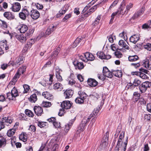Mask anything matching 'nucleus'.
<instances>
[{"mask_svg": "<svg viewBox=\"0 0 151 151\" xmlns=\"http://www.w3.org/2000/svg\"><path fill=\"white\" fill-rule=\"evenodd\" d=\"M124 133L122 132L119 136V139L118 142L117 144L115 147V150L120 151H125L128 142V137H127L125 141L123 142L122 139L124 137Z\"/></svg>", "mask_w": 151, "mask_h": 151, "instance_id": "obj_1", "label": "nucleus"}, {"mask_svg": "<svg viewBox=\"0 0 151 151\" xmlns=\"http://www.w3.org/2000/svg\"><path fill=\"white\" fill-rule=\"evenodd\" d=\"M18 95L17 90L16 88L14 87L11 90V92L7 93V98L9 100H15V98Z\"/></svg>", "mask_w": 151, "mask_h": 151, "instance_id": "obj_2", "label": "nucleus"}, {"mask_svg": "<svg viewBox=\"0 0 151 151\" xmlns=\"http://www.w3.org/2000/svg\"><path fill=\"white\" fill-rule=\"evenodd\" d=\"M29 15L28 10L26 8H23L19 14V17L22 20H25Z\"/></svg>", "mask_w": 151, "mask_h": 151, "instance_id": "obj_3", "label": "nucleus"}, {"mask_svg": "<svg viewBox=\"0 0 151 151\" xmlns=\"http://www.w3.org/2000/svg\"><path fill=\"white\" fill-rule=\"evenodd\" d=\"M151 87V82L149 81H146L142 83L139 86L140 91L142 93H145L146 91L147 88Z\"/></svg>", "mask_w": 151, "mask_h": 151, "instance_id": "obj_4", "label": "nucleus"}, {"mask_svg": "<svg viewBox=\"0 0 151 151\" xmlns=\"http://www.w3.org/2000/svg\"><path fill=\"white\" fill-rule=\"evenodd\" d=\"M84 56L85 57V59H84V58H82V56H80V58L82 61L87 62L88 60L93 61L94 59L95 58L93 55L91 53L88 52H86L84 54Z\"/></svg>", "mask_w": 151, "mask_h": 151, "instance_id": "obj_5", "label": "nucleus"}, {"mask_svg": "<svg viewBox=\"0 0 151 151\" xmlns=\"http://www.w3.org/2000/svg\"><path fill=\"white\" fill-rule=\"evenodd\" d=\"M56 29V27L54 26H50L47 28L45 33L43 32H42L41 33V36L42 37H46L47 36L50 35L51 33H52Z\"/></svg>", "mask_w": 151, "mask_h": 151, "instance_id": "obj_6", "label": "nucleus"}, {"mask_svg": "<svg viewBox=\"0 0 151 151\" xmlns=\"http://www.w3.org/2000/svg\"><path fill=\"white\" fill-rule=\"evenodd\" d=\"M119 46L122 47V48L119 49L120 50H125V49L129 50V47L128 45L122 40H120L119 42Z\"/></svg>", "mask_w": 151, "mask_h": 151, "instance_id": "obj_7", "label": "nucleus"}, {"mask_svg": "<svg viewBox=\"0 0 151 151\" xmlns=\"http://www.w3.org/2000/svg\"><path fill=\"white\" fill-rule=\"evenodd\" d=\"M103 73L104 75L108 78H111L113 76V72L111 73L110 71L106 67L103 68Z\"/></svg>", "mask_w": 151, "mask_h": 151, "instance_id": "obj_8", "label": "nucleus"}, {"mask_svg": "<svg viewBox=\"0 0 151 151\" xmlns=\"http://www.w3.org/2000/svg\"><path fill=\"white\" fill-rule=\"evenodd\" d=\"M97 55L99 58L102 59H109L111 58L110 55H105L103 52H99L97 53Z\"/></svg>", "mask_w": 151, "mask_h": 151, "instance_id": "obj_9", "label": "nucleus"}, {"mask_svg": "<svg viewBox=\"0 0 151 151\" xmlns=\"http://www.w3.org/2000/svg\"><path fill=\"white\" fill-rule=\"evenodd\" d=\"M30 15L31 17L34 19H37L40 16L39 12L36 9L32 10L31 11Z\"/></svg>", "mask_w": 151, "mask_h": 151, "instance_id": "obj_10", "label": "nucleus"}, {"mask_svg": "<svg viewBox=\"0 0 151 151\" xmlns=\"http://www.w3.org/2000/svg\"><path fill=\"white\" fill-rule=\"evenodd\" d=\"M71 105L70 101H64L61 104V107L64 109H70Z\"/></svg>", "mask_w": 151, "mask_h": 151, "instance_id": "obj_11", "label": "nucleus"}, {"mask_svg": "<svg viewBox=\"0 0 151 151\" xmlns=\"http://www.w3.org/2000/svg\"><path fill=\"white\" fill-rule=\"evenodd\" d=\"M21 8V5L20 3L16 2L12 4V6L11 8L12 10L14 12H19Z\"/></svg>", "mask_w": 151, "mask_h": 151, "instance_id": "obj_12", "label": "nucleus"}, {"mask_svg": "<svg viewBox=\"0 0 151 151\" xmlns=\"http://www.w3.org/2000/svg\"><path fill=\"white\" fill-rule=\"evenodd\" d=\"M35 114L38 116H41L43 113V110L41 107L35 106L34 108Z\"/></svg>", "mask_w": 151, "mask_h": 151, "instance_id": "obj_13", "label": "nucleus"}, {"mask_svg": "<svg viewBox=\"0 0 151 151\" xmlns=\"http://www.w3.org/2000/svg\"><path fill=\"white\" fill-rule=\"evenodd\" d=\"M142 65L143 67L148 70L151 69V62H150L148 59L143 60L142 61Z\"/></svg>", "mask_w": 151, "mask_h": 151, "instance_id": "obj_14", "label": "nucleus"}, {"mask_svg": "<svg viewBox=\"0 0 151 151\" xmlns=\"http://www.w3.org/2000/svg\"><path fill=\"white\" fill-rule=\"evenodd\" d=\"M4 16L8 20H12L15 18L14 15L10 12H5L4 14Z\"/></svg>", "mask_w": 151, "mask_h": 151, "instance_id": "obj_15", "label": "nucleus"}, {"mask_svg": "<svg viewBox=\"0 0 151 151\" xmlns=\"http://www.w3.org/2000/svg\"><path fill=\"white\" fill-rule=\"evenodd\" d=\"M145 9L144 8L142 7L134 14L132 17L131 19H134L140 16L143 13Z\"/></svg>", "mask_w": 151, "mask_h": 151, "instance_id": "obj_16", "label": "nucleus"}, {"mask_svg": "<svg viewBox=\"0 0 151 151\" xmlns=\"http://www.w3.org/2000/svg\"><path fill=\"white\" fill-rule=\"evenodd\" d=\"M18 28L21 33H24L28 29L27 26L24 24H21L18 27Z\"/></svg>", "mask_w": 151, "mask_h": 151, "instance_id": "obj_17", "label": "nucleus"}, {"mask_svg": "<svg viewBox=\"0 0 151 151\" xmlns=\"http://www.w3.org/2000/svg\"><path fill=\"white\" fill-rule=\"evenodd\" d=\"M139 35H134L132 36L129 38L131 42L135 44L139 39Z\"/></svg>", "mask_w": 151, "mask_h": 151, "instance_id": "obj_18", "label": "nucleus"}, {"mask_svg": "<svg viewBox=\"0 0 151 151\" xmlns=\"http://www.w3.org/2000/svg\"><path fill=\"white\" fill-rule=\"evenodd\" d=\"M2 119V121H4L5 124L7 126L11 124L13 120V119L10 116L4 117Z\"/></svg>", "mask_w": 151, "mask_h": 151, "instance_id": "obj_19", "label": "nucleus"}, {"mask_svg": "<svg viewBox=\"0 0 151 151\" xmlns=\"http://www.w3.org/2000/svg\"><path fill=\"white\" fill-rule=\"evenodd\" d=\"M87 83L89 85L92 87L96 86L98 84V82L96 80L92 78L88 79Z\"/></svg>", "mask_w": 151, "mask_h": 151, "instance_id": "obj_20", "label": "nucleus"}, {"mask_svg": "<svg viewBox=\"0 0 151 151\" xmlns=\"http://www.w3.org/2000/svg\"><path fill=\"white\" fill-rule=\"evenodd\" d=\"M73 93V91L70 89L66 90L64 93L65 97V98L67 99H68L71 97Z\"/></svg>", "mask_w": 151, "mask_h": 151, "instance_id": "obj_21", "label": "nucleus"}, {"mask_svg": "<svg viewBox=\"0 0 151 151\" xmlns=\"http://www.w3.org/2000/svg\"><path fill=\"white\" fill-rule=\"evenodd\" d=\"M108 137L107 136H104L101 143L100 146L103 148H104L107 146L108 145Z\"/></svg>", "mask_w": 151, "mask_h": 151, "instance_id": "obj_22", "label": "nucleus"}, {"mask_svg": "<svg viewBox=\"0 0 151 151\" xmlns=\"http://www.w3.org/2000/svg\"><path fill=\"white\" fill-rule=\"evenodd\" d=\"M17 39L20 42L22 43L25 42L27 37L26 36V35L22 34L20 35H17Z\"/></svg>", "mask_w": 151, "mask_h": 151, "instance_id": "obj_23", "label": "nucleus"}, {"mask_svg": "<svg viewBox=\"0 0 151 151\" xmlns=\"http://www.w3.org/2000/svg\"><path fill=\"white\" fill-rule=\"evenodd\" d=\"M61 71V70L58 68H56L55 69L56 76L58 80L59 81H62V77L60 75V73Z\"/></svg>", "mask_w": 151, "mask_h": 151, "instance_id": "obj_24", "label": "nucleus"}, {"mask_svg": "<svg viewBox=\"0 0 151 151\" xmlns=\"http://www.w3.org/2000/svg\"><path fill=\"white\" fill-rule=\"evenodd\" d=\"M74 65L76 69L80 70L83 69L84 67L83 63L82 62H75L74 63Z\"/></svg>", "mask_w": 151, "mask_h": 151, "instance_id": "obj_25", "label": "nucleus"}, {"mask_svg": "<svg viewBox=\"0 0 151 151\" xmlns=\"http://www.w3.org/2000/svg\"><path fill=\"white\" fill-rule=\"evenodd\" d=\"M42 95L45 98L48 100H51L53 98L52 95L47 91H45L43 92Z\"/></svg>", "mask_w": 151, "mask_h": 151, "instance_id": "obj_26", "label": "nucleus"}, {"mask_svg": "<svg viewBox=\"0 0 151 151\" xmlns=\"http://www.w3.org/2000/svg\"><path fill=\"white\" fill-rule=\"evenodd\" d=\"M24 58L22 56H19L16 60L14 63V64L17 65V66H19L20 64H22L24 62Z\"/></svg>", "mask_w": 151, "mask_h": 151, "instance_id": "obj_27", "label": "nucleus"}, {"mask_svg": "<svg viewBox=\"0 0 151 151\" xmlns=\"http://www.w3.org/2000/svg\"><path fill=\"white\" fill-rule=\"evenodd\" d=\"M60 48L59 47H57L51 54V57L53 58H56L60 52Z\"/></svg>", "mask_w": 151, "mask_h": 151, "instance_id": "obj_28", "label": "nucleus"}, {"mask_svg": "<svg viewBox=\"0 0 151 151\" xmlns=\"http://www.w3.org/2000/svg\"><path fill=\"white\" fill-rule=\"evenodd\" d=\"M20 74L17 72L16 73L12 81L9 83V84H14L17 81L19 77Z\"/></svg>", "mask_w": 151, "mask_h": 151, "instance_id": "obj_29", "label": "nucleus"}, {"mask_svg": "<svg viewBox=\"0 0 151 151\" xmlns=\"http://www.w3.org/2000/svg\"><path fill=\"white\" fill-rule=\"evenodd\" d=\"M53 88L54 89L60 91L63 89V86L60 83H57L54 85Z\"/></svg>", "mask_w": 151, "mask_h": 151, "instance_id": "obj_30", "label": "nucleus"}, {"mask_svg": "<svg viewBox=\"0 0 151 151\" xmlns=\"http://www.w3.org/2000/svg\"><path fill=\"white\" fill-rule=\"evenodd\" d=\"M141 95L138 92H135L133 94V99L135 101L137 102L140 98Z\"/></svg>", "mask_w": 151, "mask_h": 151, "instance_id": "obj_31", "label": "nucleus"}, {"mask_svg": "<svg viewBox=\"0 0 151 151\" xmlns=\"http://www.w3.org/2000/svg\"><path fill=\"white\" fill-rule=\"evenodd\" d=\"M29 99L32 103H35L37 99L36 94L34 93L29 98Z\"/></svg>", "mask_w": 151, "mask_h": 151, "instance_id": "obj_32", "label": "nucleus"}, {"mask_svg": "<svg viewBox=\"0 0 151 151\" xmlns=\"http://www.w3.org/2000/svg\"><path fill=\"white\" fill-rule=\"evenodd\" d=\"M125 7L124 6H120V7L119 10L117 12L118 13V15L120 14L124 15L126 12L127 13V11L126 10H124Z\"/></svg>", "mask_w": 151, "mask_h": 151, "instance_id": "obj_33", "label": "nucleus"}, {"mask_svg": "<svg viewBox=\"0 0 151 151\" xmlns=\"http://www.w3.org/2000/svg\"><path fill=\"white\" fill-rule=\"evenodd\" d=\"M113 74L115 76L119 78L122 76V73L121 70H114L113 71Z\"/></svg>", "mask_w": 151, "mask_h": 151, "instance_id": "obj_34", "label": "nucleus"}, {"mask_svg": "<svg viewBox=\"0 0 151 151\" xmlns=\"http://www.w3.org/2000/svg\"><path fill=\"white\" fill-rule=\"evenodd\" d=\"M82 38L81 37H78L74 41L73 45V48H75L76 47L78 44L81 42L82 40Z\"/></svg>", "mask_w": 151, "mask_h": 151, "instance_id": "obj_35", "label": "nucleus"}, {"mask_svg": "<svg viewBox=\"0 0 151 151\" xmlns=\"http://www.w3.org/2000/svg\"><path fill=\"white\" fill-rule=\"evenodd\" d=\"M19 138L20 140L24 142L26 141L27 139V134L25 133L21 134L19 136Z\"/></svg>", "mask_w": 151, "mask_h": 151, "instance_id": "obj_36", "label": "nucleus"}, {"mask_svg": "<svg viewBox=\"0 0 151 151\" xmlns=\"http://www.w3.org/2000/svg\"><path fill=\"white\" fill-rule=\"evenodd\" d=\"M78 94L79 95L78 97L82 98L84 100L85 99L87 96V94L84 92L81 91H79Z\"/></svg>", "mask_w": 151, "mask_h": 151, "instance_id": "obj_37", "label": "nucleus"}, {"mask_svg": "<svg viewBox=\"0 0 151 151\" xmlns=\"http://www.w3.org/2000/svg\"><path fill=\"white\" fill-rule=\"evenodd\" d=\"M138 57L136 55L130 56L128 57L129 60L131 62H134L138 60Z\"/></svg>", "mask_w": 151, "mask_h": 151, "instance_id": "obj_38", "label": "nucleus"}, {"mask_svg": "<svg viewBox=\"0 0 151 151\" xmlns=\"http://www.w3.org/2000/svg\"><path fill=\"white\" fill-rule=\"evenodd\" d=\"M7 27V23L5 21L0 19V27L3 29H6Z\"/></svg>", "mask_w": 151, "mask_h": 151, "instance_id": "obj_39", "label": "nucleus"}, {"mask_svg": "<svg viewBox=\"0 0 151 151\" xmlns=\"http://www.w3.org/2000/svg\"><path fill=\"white\" fill-rule=\"evenodd\" d=\"M6 140L3 137L0 139V148L6 145Z\"/></svg>", "mask_w": 151, "mask_h": 151, "instance_id": "obj_40", "label": "nucleus"}, {"mask_svg": "<svg viewBox=\"0 0 151 151\" xmlns=\"http://www.w3.org/2000/svg\"><path fill=\"white\" fill-rule=\"evenodd\" d=\"M134 87L133 84L131 83H128L127 84L125 88L127 90H132L134 89Z\"/></svg>", "mask_w": 151, "mask_h": 151, "instance_id": "obj_41", "label": "nucleus"}, {"mask_svg": "<svg viewBox=\"0 0 151 151\" xmlns=\"http://www.w3.org/2000/svg\"><path fill=\"white\" fill-rule=\"evenodd\" d=\"M33 40L31 39L30 41L27 42V44L25 46V47L24 48L25 50H27L28 49L30 48L32 46Z\"/></svg>", "mask_w": 151, "mask_h": 151, "instance_id": "obj_42", "label": "nucleus"}, {"mask_svg": "<svg viewBox=\"0 0 151 151\" xmlns=\"http://www.w3.org/2000/svg\"><path fill=\"white\" fill-rule=\"evenodd\" d=\"M15 132V129H11L8 131L7 134L8 136L11 137L14 134Z\"/></svg>", "mask_w": 151, "mask_h": 151, "instance_id": "obj_43", "label": "nucleus"}, {"mask_svg": "<svg viewBox=\"0 0 151 151\" xmlns=\"http://www.w3.org/2000/svg\"><path fill=\"white\" fill-rule=\"evenodd\" d=\"M85 126L84 124H80L78 128L77 133H78L81 132H82L84 129Z\"/></svg>", "mask_w": 151, "mask_h": 151, "instance_id": "obj_44", "label": "nucleus"}, {"mask_svg": "<svg viewBox=\"0 0 151 151\" xmlns=\"http://www.w3.org/2000/svg\"><path fill=\"white\" fill-rule=\"evenodd\" d=\"M26 68V66H23L19 68L17 72L20 75L21 74H23L25 71Z\"/></svg>", "mask_w": 151, "mask_h": 151, "instance_id": "obj_45", "label": "nucleus"}, {"mask_svg": "<svg viewBox=\"0 0 151 151\" xmlns=\"http://www.w3.org/2000/svg\"><path fill=\"white\" fill-rule=\"evenodd\" d=\"M23 88L24 91L23 92L24 93H27L29 92L30 88L28 85L26 84L24 85L23 86Z\"/></svg>", "mask_w": 151, "mask_h": 151, "instance_id": "obj_46", "label": "nucleus"}, {"mask_svg": "<svg viewBox=\"0 0 151 151\" xmlns=\"http://www.w3.org/2000/svg\"><path fill=\"white\" fill-rule=\"evenodd\" d=\"M42 106L45 107H49L51 105V102L47 101H43L42 104Z\"/></svg>", "mask_w": 151, "mask_h": 151, "instance_id": "obj_47", "label": "nucleus"}, {"mask_svg": "<svg viewBox=\"0 0 151 151\" xmlns=\"http://www.w3.org/2000/svg\"><path fill=\"white\" fill-rule=\"evenodd\" d=\"M84 99L78 97L75 100V102L78 104H83L84 102Z\"/></svg>", "mask_w": 151, "mask_h": 151, "instance_id": "obj_48", "label": "nucleus"}, {"mask_svg": "<svg viewBox=\"0 0 151 151\" xmlns=\"http://www.w3.org/2000/svg\"><path fill=\"white\" fill-rule=\"evenodd\" d=\"M91 118L88 117L87 118L86 117H84L83 119L81 124H84L85 126L86 124L90 121Z\"/></svg>", "mask_w": 151, "mask_h": 151, "instance_id": "obj_49", "label": "nucleus"}, {"mask_svg": "<svg viewBox=\"0 0 151 151\" xmlns=\"http://www.w3.org/2000/svg\"><path fill=\"white\" fill-rule=\"evenodd\" d=\"M101 15H98L97 17L95 19L94 22L93 23V25H96V24H97L99 22L100 19L101 18Z\"/></svg>", "mask_w": 151, "mask_h": 151, "instance_id": "obj_50", "label": "nucleus"}, {"mask_svg": "<svg viewBox=\"0 0 151 151\" xmlns=\"http://www.w3.org/2000/svg\"><path fill=\"white\" fill-rule=\"evenodd\" d=\"M139 77L143 79H146L147 78V76L144 73L142 72H139L137 73Z\"/></svg>", "mask_w": 151, "mask_h": 151, "instance_id": "obj_51", "label": "nucleus"}, {"mask_svg": "<svg viewBox=\"0 0 151 151\" xmlns=\"http://www.w3.org/2000/svg\"><path fill=\"white\" fill-rule=\"evenodd\" d=\"M141 83V81L139 80H138L137 79H135L133 82V85L134 87L137 86H139Z\"/></svg>", "mask_w": 151, "mask_h": 151, "instance_id": "obj_52", "label": "nucleus"}, {"mask_svg": "<svg viewBox=\"0 0 151 151\" xmlns=\"http://www.w3.org/2000/svg\"><path fill=\"white\" fill-rule=\"evenodd\" d=\"M26 114L29 117H32L33 116L34 114L32 112L29 110H26L25 111Z\"/></svg>", "mask_w": 151, "mask_h": 151, "instance_id": "obj_53", "label": "nucleus"}, {"mask_svg": "<svg viewBox=\"0 0 151 151\" xmlns=\"http://www.w3.org/2000/svg\"><path fill=\"white\" fill-rule=\"evenodd\" d=\"M115 56L117 58H119L122 56V54L119 51H116L114 52Z\"/></svg>", "mask_w": 151, "mask_h": 151, "instance_id": "obj_54", "label": "nucleus"}, {"mask_svg": "<svg viewBox=\"0 0 151 151\" xmlns=\"http://www.w3.org/2000/svg\"><path fill=\"white\" fill-rule=\"evenodd\" d=\"M144 47L145 49L149 51L151 50V44L148 43L144 46Z\"/></svg>", "mask_w": 151, "mask_h": 151, "instance_id": "obj_55", "label": "nucleus"}, {"mask_svg": "<svg viewBox=\"0 0 151 151\" xmlns=\"http://www.w3.org/2000/svg\"><path fill=\"white\" fill-rule=\"evenodd\" d=\"M46 122H38L37 124L38 126L42 128L45 126Z\"/></svg>", "mask_w": 151, "mask_h": 151, "instance_id": "obj_56", "label": "nucleus"}, {"mask_svg": "<svg viewBox=\"0 0 151 151\" xmlns=\"http://www.w3.org/2000/svg\"><path fill=\"white\" fill-rule=\"evenodd\" d=\"M118 14V12H115L113 13L112 14L111 16V18L110 19V23H111L113 22V21L114 19V17L117 14Z\"/></svg>", "mask_w": 151, "mask_h": 151, "instance_id": "obj_57", "label": "nucleus"}, {"mask_svg": "<svg viewBox=\"0 0 151 151\" xmlns=\"http://www.w3.org/2000/svg\"><path fill=\"white\" fill-rule=\"evenodd\" d=\"M133 6V4L130 3L129 4L127 5L126 7V10L127 11V13L128 12L130 9L132 8Z\"/></svg>", "mask_w": 151, "mask_h": 151, "instance_id": "obj_58", "label": "nucleus"}, {"mask_svg": "<svg viewBox=\"0 0 151 151\" xmlns=\"http://www.w3.org/2000/svg\"><path fill=\"white\" fill-rule=\"evenodd\" d=\"M119 0H115L109 7V9H110L111 8L115 6L118 3Z\"/></svg>", "mask_w": 151, "mask_h": 151, "instance_id": "obj_59", "label": "nucleus"}, {"mask_svg": "<svg viewBox=\"0 0 151 151\" xmlns=\"http://www.w3.org/2000/svg\"><path fill=\"white\" fill-rule=\"evenodd\" d=\"M53 125L56 128H59L60 127V122H57L56 120L53 123Z\"/></svg>", "mask_w": 151, "mask_h": 151, "instance_id": "obj_60", "label": "nucleus"}, {"mask_svg": "<svg viewBox=\"0 0 151 151\" xmlns=\"http://www.w3.org/2000/svg\"><path fill=\"white\" fill-rule=\"evenodd\" d=\"M144 118L147 121H149L151 119V115L150 114H145Z\"/></svg>", "mask_w": 151, "mask_h": 151, "instance_id": "obj_61", "label": "nucleus"}, {"mask_svg": "<svg viewBox=\"0 0 151 151\" xmlns=\"http://www.w3.org/2000/svg\"><path fill=\"white\" fill-rule=\"evenodd\" d=\"M8 66V64H7L3 63L1 65V68L3 70H4Z\"/></svg>", "mask_w": 151, "mask_h": 151, "instance_id": "obj_62", "label": "nucleus"}, {"mask_svg": "<svg viewBox=\"0 0 151 151\" xmlns=\"http://www.w3.org/2000/svg\"><path fill=\"white\" fill-rule=\"evenodd\" d=\"M100 107L99 106H98L94 109L93 111V114L95 113L96 114H97L100 110Z\"/></svg>", "mask_w": 151, "mask_h": 151, "instance_id": "obj_63", "label": "nucleus"}, {"mask_svg": "<svg viewBox=\"0 0 151 151\" xmlns=\"http://www.w3.org/2000/svg\"><path fill=\"white\" fill-rule=\"evenodd\" d=\"M139 102L142 105H145L146 104V101L143 98H140L139 100Z\"/></svg>", "mask_w": 151, "mask_h": 151, "instance_id": "obj_64", "label": "nucleus"}]
</instances>
